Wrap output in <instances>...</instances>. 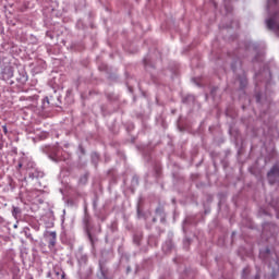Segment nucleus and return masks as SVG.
<instances>
[{"mask_svg":"<svg viewBox=\"0 0 279 279\" xmlns=\"http://www.w3.org/2000/svg\"><path fill=\"white\" fill-rule=\"evenodd\" d=\"M70 144L63 143V148H58L52 151V154L49 156L51 160H54V162L63 161L66 162V160H70L71 153L69 151Z\"/></svg>","mask_w":279,"mask_h":279,"instance_id":"1","label":"nucleus"},{"mask_svg":"<svg viewBox=\"0 0 279 279\" xmlns=\"http://www.w3.org/2000/svg\"><path fill=\"white\" fill-rule=\"evenodd\" d=\"M267 27L279 34V23H277L274 17L267 20Z\"/></svg>","mask_w":279,"mask_h":279,"instance_id":"2","label":"nucleus"},{"mask_svg":"<svg viewBox=\"0 0 279 279\" xmlns=\"http://www.w3.org/2000/svg\"><path fill=\"white\" fill-rule=\"evenodd\" d=\"M52 276H54V278L57 279H62L64 278V272H62V270H59V271L53 270Z\"/></svg>","mask_w":279,"mask_h":279,"instance_id":"3","label":"nucleus"},{"mask_svg":"<svg viewBox=\"0 0 279 279\" xmlns=\"http://www.w3.org/2000/svg\"><path fill=\"white\" fill-rule=\"evenodd\" d=\"M12 215H13V217H15V218L19 217V215H21V208L13 206Z\"/></svg>","mask_w":279,"mask_h":279,"instance_id":"4","label":"nucleus"},{"mask_svg":"<svg viewBox=\"0 0 279 279\" xmlns=\"http://www.w3.org/2000/svg\"><path fill=\"white\" fill-rule=\"evenodd\" d=\"M279 170L277 167H274L269 172H268V178H271L272 175L278 174Z\"/></svg>","mask_w":279,"mask_h":279,"instance_id":"5","label":"nucleus"},{"mask_svg":"<svg viewBox=\"0 0 279 279\" xmlns=\"http://www.w3.org/2000/svg\"><path fill=\"white\" fill-rule=\"evenodd\" d=\"M50 236H51V241H50V245H56V232H50Z\"/></svg>","mask_w":279,"mask_h":279,"instance_id":"6","label":"nucleus"},{"mask_svg":"<svg viewBox=\"0 0 279 279\" xmlns=\"http://www.w3.org/2000/svg\"><path fill=\"white\" fill-rule=\"evenodd\" d=\"M163 207H161V206H158L157 208H156V215L157 216H161L162 214H163Z\"/></svg>","mask_w":279,"mask_h":279,"instance_id":"7","label":"nucleus"},{"mask_svg":"<svg viewBox=\"0 0 279 279\" xmlns=\"http://www.w3.org/2000/svg\"><path fill=\"white\" fill-rule=\"evenodd\" d=\"M46 104H47L48 106H51V102L49 101V97H46V98L44 99V106H46Z\"/></svg>","mask_w":279,"mask_h":279,"instance_id":"8","label":"nucleus"},{"mask_svg":"<svg viewBox=\"0 0 279 279\" xmlns=\"http://www.w3.org/2000/svg\"><path fill=\"white\" fill-rule=\"evenodd\" d=\"M243 274H244V275H245V274H248V268H247V267L244 268Z\"/></svg>","mask_w":279,"mask_h":279,"instance_id":"9","label":"nucleus"},{"mask_svg":"<svg viewBox=\"0 0 279 279\" xmlns=\"http://www.w3.org/2000/svg\"><path fill=\"white\" fill-rule=\"evenodd\" d=\"M23 168V163H19V169H22Z\"/></svg>","mask_w":279,"mask_h":279,"instance_id":"10","label":"nucleus"},{"mask_svg":"<svg viewBox=\"0 0 279 279\" xmlns=\"http://www.w3.org/2000/svg\"><path fill=\"white\" fill-rule=\"evenodd\" d=\"M153 221H154V222H156V221H157V219H156V218H154V219H153Z\"/></svg>","mask_w":279,"mask_h":279,"instance_id":"11","label":"nucleus"},{"mask_svg":"<svg viewBox=\"0 0 279 279\" xmlns=\"http://www.w3.org/2000/svg\"><path fill=\"white\" fill-rule=\"evenodd\" d=\"M259 278V276H256V279H258Z\"/></svg>","mask_w":279,"mask_h":279,"instance_id":"12","label":"nucleus"}]
</instances>
